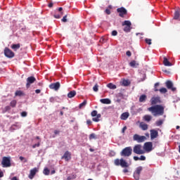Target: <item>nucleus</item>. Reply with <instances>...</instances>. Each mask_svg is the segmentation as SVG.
<instances>
[{"label":"nucleus","instance_id":"nucleus-1","mask_svg":"<svg viewBox=\"0 0 180 180\" xmlns=\"http://www.w3.org/2000/svg\"><path fill=\"white\" fill-rule=\"evenodd\" d=\"M165 108L162 105H155L148 108V112H151L154 116H162Z\"/></svg>","mask_w":180,"mask_h":180},{"label":"nucleus","instance_id":"nucleus-2","mask_svg":"<svg viewBox=\"0 0 180 180\" xmlns=\"http://www.w3.org/2000/svg\"><path fill=\"white\" fill-rule=\"evenodd\" d=\"M114 164L117 167H119V165H120L122 168H129V167H130V165L123 158H121L120 160L115 159L114 160Z\"/></svg>","mask_w":180,"mask_h":180},{"label":"nucleus","instance_id":"nucleus-3","mask_svg":"<svg viewBox=\"0 0 180 180\" xmlns=\"http://www.w3.org/2000/svg\"><path fill=\"white\" fill-rule=\"evenodd\" d=\"M133 153V149L131 147L128 146L122 149V150L120 152L121 157H130L131 154Z\"/></svg>","mask_w":180,"mask_h":180},{"label":"nucleus","instance_id":"nucleus-4","mask_svg":"<svg viewBox=\"0 0 180 180\" xmlns=\"http://www.w3.org/2000/svg\"><path fill=\"white\" fill-rule=\"evenodd\" d=\"M133 152L139 155H141V154H144L146 153V151L143 150V146L140 144H137L134 147Z\"/></svg>","mask_w":180,"mask_h":180},{"label":"nucleus","instance_id":"nucleus-5","mask_svg":"<svg viewBox=\"0 0 180 180\" xmlns=\"http://www.w3.org/2000/svg\"><path fill=\"white\" fill-rule=\"evenodd\" d=\"M122 25V26H125L123 29L124 32L125 33H129L131 30V22L130 20H124Z\"/></svg>","mask_w":180,"mask_h":180},{"label":"nucleus","instance_id":"nucleus-6","mask_svg":"<svg viewBox=\"0 0 180 180\" xmlns=\"http://www.w3.org/2000/svg\"><path fill=\"white\" fill-rule=\"evenodd\" d=\"M1 164L4 168L11 167L12 164L11 163V157H3Z\"/></svg>","mask_w":180,"mask_h":180},{"label":"nucleus","instance_id":"nucleus-7","mask_svg":"<svg viewBox=\"0 0 180 180\" xmlns=\"http://www.w3.org/2000/svg\"><path fill=\"white\" fill-rule=\"evenodd\" d=\"M134 141H137V143H144L147 138L145 136H140L137 134H134L133 136Z\"/></svg>","mask_w":180,"mask_h":180},{"label":"nucleus","instance_id":"nucleus-8","mask_svg":"<svg viewBox=\"0 0 180 180\" xmlns=\"http://www.w3.org/2000/svg\"><path fill=\"white\" fill-rule=\"evenodd\" d=\"M91 115L92 116V117H94L92 119L93 122H99V118L101 117V114H98V111H96V110H93L91 113Z\"/></svg>","mask_w":180,"mask_h":180},{"label":"nucleus","instance_id":"nucleus-9","mask_svg":"<svg viewBox=\"0 0 180 180\" xmlns=\"http://www.w3.org/2000/svg\"><path fill=\"white\" fill-rule=\"evenodd\" d=\"M4 56H6V57L8 58H13V57H15V53H13V51L8 48H5Z\"/></svg>","mask_w":180,"mask_h":180},{"label":"nucleus","instance_id":"nucleus-10","mask_svg":"<svg viewBox=\"0 0 180 180\" xmlns=\"http://www.w3.org/2000/svg\"><path fill=\"white\" fill-rule=\"evenodd\" d=\"M117 12L119 13L120 18H124V15H127V10L124 7L118 8Z\"/></svg>","mask_w":180,"mask_h":180},{"label":"nucleus","instance_id":"nucleus-11","mask_svg":"<svg viewBox=\"0 0 180 180\" xmlns=\"http://www.w3.org/2000/svg\"><path fill=\"white\" fill-rule=\"evenodd\" d=\"M144 150H146L147 153L153 151V142H146L144 143Z\"/></svg>","mask_w":180,"mask_h":180},{"label":"nucleus","instance_id":"nucleus-12","mask_svg":"<svg viewBox=\"0 0 180 180\" xmlns=\"http://www.w3.org/2000/svg\"><path fill=\"white\" fill-rule=\"evenodd\" d=\"M35 81H36V77L33 76L27 77V84H26L27 88H30V85H32V84H34Z\"/></svg>","mask_w":180,"mask_h":180},{"label":"nucleus","instance_id":"nucleus-13","mask_svg":"<svg viewBox=\"0 0 180 180\" xmlns=\"http://www.w3.org/2000/svg\"><path fill=\"white\" fill-rule=\"evenodd\" d=\"M60 86H61V84H60L58 82L56 83H51L49 85L50 89H53V91H58V89H60Z\"/></svg>","mask_w":180,"mask_h":180},{"label":"nucleus","instance_id":"nucleus-14","mask_svg":"<svg viewBox=\"0 0 180 180\" xmlns=\"http://www.w3.org/2000/svg\"><path fill=\"white\" fill-rule=\"evenodd\" d=\"M165 84L167 89H170L173 92H175V91H176V88L174 87V84L172 83V82L168 80L166 82Z\"/></svg>","mask_w":180,"mask_h":180},{"label":"nucleus","instance_id":"nucleus-15","mask_svg":"<svg viewBox=\"0 0 180 180\" xmlns=\"http://www.w3.org/2000/svg\"><path fill=\"white\" fill-rule=\"evenodd\" d=\"M37 172H39V169H37V167L32 169L30 172L28 178H30V179H33V178H34V176L36 175V174H37Z\"/></svg>","mask_w":180,"mask_h":180},{"label":"nucleus","instance_id":"nucleus-16","mask_svg":"<svg viewBox=\"0 0 180 180\" xmlns=\"http://www.w3.org/2000/svg\"><path fill=\"white\" fill-rule=\"evenodd\" d=\"M157 86H160V83L155 84V92H158V91H160V94H167V92H168V90H167V89H165V87H162L158 90V89H157Z\"/></svg>","mask_w":180,"mask_h":180},{"label":"nucleus","instance_id":"nucleus-17","mask_svg":"<svg viewBox=\"0 0 180 180\" xmlns=\"http://www.w3.org/2000/svg\"><path fill=\"white\" fill-rule=\"evenodd\" d=\"M61 160L70 161V160H71V153H70V151L67 150L66 152H65L64 155L61 158Z\"/></svg>","mask_w":180,"mask_h":180},{"label":"nucleus","instance_id":"nucleus-18","mask_svg":"<svg viewBox=\"0 0 180 180\" xmlns=\"http://www.w3.org/2000/svg\"><path fill=\"white\" fill-rule=\"evenodd\" d=\"M151 105H157L158 103H161V98L153 97L150 100Z\"/></svg>","mask_w":180,"mask_h":180},{"label":"nucleus","instance_id":"nucleus-19","mask_svg":"<svg viewBox=\"0 0 180 180\" xmlns=\"http://www.w3.org/2000/svg\"><path fill=\"white\" fill-rule=\"evenodd\" d=\"M158 137V131L155 129L150 130V139L151 140H154V139H157Z\"/></svg>","mask_w":180,"mask_h":180},{"label":"nucleus","instance_id":"nucleus-20","mask_svg":"<svg viewBox=\"0 0 180 180\" xmlns=\"http://www.w3.org/2000/svg\"><path fill=\"white\" fill-rule=\"evenodd\" d=\"M100 102L104 105H110L112 103V101L109 98H101Z\"/></svg>","mask_w":180,"mask_h":180},{"label":"nucleus","instance_id":"nucleus-21","mask_svg":"<svg viewBox=\"0 0 180 180\" xmlns=\"http://www.w3.org/2000/svg\"><path fill=\"white\" fill-rule=\"evenodd\" d=\"M174 19L176 20H180V9H177L174 12Z\"/></svg>","mask_w":180,"mask_h":180},{"label":"nucleus","instance_id":"nucleus-22","mask_svg":"<svg viewBox=\"0 0 180 180\" xmlns=\"http://www.w3.org/2000/svg\"><path fill=\"white\" fill-rule=\"evenodd\" d=\"M163 64L165 65V67H171L172 65V63L168 61V58H167V57H164Z\"/></svg>","mask_w":180,"mask_h":180},{"label":"nucleus","instance_id":"nucleus-23","mask_svg":"<svg viewBox=\"0 0 180 180\" xmlns=\"http://www.w3.org/2000/svg\"><path fill=\"white\" fill-rule=\"evenodd\" d=\"M129 116H130V114H129V112H123L121 115V120H127V118L129 117Z\"/></svg>","mask_w":180,"mask_h":180},{"label":"nucleus","instance_id":"nucleus-24","mask_svg":"<svg viewBox=\"0 0 180 180\" xmlns=\"http://www.w3.org/2000/svg\"><path fill=\"white\" fill-rule=\"evenodd\" d=\"M75 95H77V91H75V90L70 91L68 94V98H74V96H75Z\"/></svg>","mask_w":180,"mask_h":180},{"label":"nucleus","instance_id":"nucleus-25","mask_svg":"<svg viewBox=\"0 0 180 180\" xmlns=\"http://www.w3.org/2000/svg\"><path fill=\"white\" fill-rule=\"evenodd\" d=\"M139 127L143 130H148V125L147 124L143 123V122H141L140 124H139Z\"/></svg>","mask_w":180,"mask_h":180},{"label":"nucleus","instance_id":"nucleus-26","mask_svg":"<svg viewBox=\"0 0 180 180\" xmlns=\"http://www.w3.org/2000/svg\"><path fill=\"white\" fill-rule=\"evenodd\" d=\"M151 119H153V117L150 115H146L143 117V120H145V122H151Z\"/></svg>","mask_w":180,"mask_h":180},{"label":"nucleus","instance_id":"nucleus-27","mask_svg":"<svg viewBox=\"0 0 180 180\" xmlns=\"http://www.w3.org/2000/svg\"><path fill=\"white\" fill-rule=\"evenodd\" d=\"M147 101V96L146 94H143L139 97V102H146Z\"/></svg>","mask_w":180,"mask_h":180},{"label":"nucleus","instance_id":"nucleus-28","mask_svg":"<svg viewBox=\"0 0 180 180\" xmlns=\"http://www.w3.org/2000/svg\"><path fill=\"white\" fill-rule=\"evenodd\" d=\"M11 49L16 51L18 49H20V44H13L11 46Z\"/></svg>","mask_w":180,"mask_h":180},{"label":"nucleus","instance_id":"nucleus-29","mask_svg":"<svg viewBox=\"0 0 180 180\" xmlns=\"http://www.w3.org/2000/svg\"><path fill=\"white\" fill-rule=\"evenodd\" d=\"M108 88L110 89H116L117 86L115 84H113V83H109L107 84Z\"/></svg>","mask_w":180,"mask_h":180},{"label":"nucleus","instance_id":"nucleus-30","mask_svg":"<svg viewBox=\"0 0 180 180\" xmlns=\"http://www.w3.org/2000/svg\"><path fill=\"white\" fill-rule=\"evenodd\" d=\"M122 84L124 86H129V85H130V82L129 80H127V79H124L122 82Z\"/></svg>","mask_w":180,"mask_h":180},{"label":"nucleus","instance_id":"nucleus-31","mask_svg":"<svg viewBox=\"0 0 180 180\" xmlns=\"http://www.w3.org/2000/svg\"><path fill=\"white\" fill-rule=\"evenodd\" d=\"M143 171V167L141 166H139L136 168V169L135 170V173L136 174H138L140 175V174H141V172Z\"/></svg>","mask_w":180,"mask_h":180},{"label":"nucleus","instance_id":"nucleus-32","mask_svg":"<svg viewBox=\"0 0 180 180\" xmlns=\"http://www.w3.org/2000/svg\"><path fill=\"white\" fill-rule=\"evenodd\" d=\"M77 175L75 174H72L70 176H68L67 180L76 179Z\"/></svg>","mask_w":180,"mask_h":180},{"label":"nucleus","instance_id":"nucleus-33","mask_svg":"<svg viewBox=\"0 0 180 180\" xmlns=\"http://www.w3.org/2000/svg\"><path fill=\"white\" fill-rule=\"evenodd\" d=\"M18 103V101H16V100H13L11 103H10V106L11 108H16V104Z\"/></svg>","mask_w":180,"mask_h":180},{"label":"nucleus","instance_id":"nucleus-34","mask_svg":"<svg viewBox=\"0 0 180 180\" xmlns=\"http://www.w3.org/2000/svg\"><path fill=\"white\" fill-rule=\"evenodd\" d=\"M129 65H130V67H132L134 68V67H136V65H139V63H136V60H131L129 63Z\"/></svg>","mask_w":180,"mask_h":180},{"label":"nucleus","instance_id":"nucleus-35","mask_svg":"<svg viewBox=\"0 0 180 180\" xmlns=\"http://www.w3.org/2000/svg\"><path fill=\"white\" fill-rule=\"evenodd\" d=\"M162 123H164V120H159L156 121L155 124H156V126H161V125H162Z\"/></svg>","mask_w":180,"mask_h":180},{"label":"nucleus","instance_id":"nucleus-36","mask_svg":"<svg viewBox=\"0 0 180 180\" xmlns=\"http://www.w3.org/2000/svg\"><path fill=\"white\" fill-rule=\"evenodd\" d=\"M96 139V135L95 134H91L89 135V140Z\"/></svg>","mask_w":180,"mask_h":180},{"label":"nucleus","instance_id":"nucleus-37","mask_svg":"<svg viewBox=\"0 0 180 180\" xmlns=\"http://www.w3.org/2000/svg\"><path fill=\"white\" fill-rule=\"evenodd\" d=\"M86 105V100H84V102L79 104V109H82V108H84Z\"/></svg>","mask_w":180,"mask_h":180},{"label":"nucleus","instance_id":"nucleus-38","mask_svg":"<svg viewBox=\"0 0 180 180\" xmlns=\"http://www.w3.org/2000/svg\"><path fill=\"white\" fill-rule=\"evenodd\" d=\"M134 178L136 180L140 179V174H137L136 172H134Z\"/></svg>","mask_w":180,"mask_h":180},{"label":"nucleus","instance_id":"nucleus-39","mask_svg":"<svg viewBox=\"0 0 180 180\" xmlns=\"http://www.w3.org/2000/svg\"><path fill=\"white\" fill-rule=\"evenodd\" d=\"M99 88V85L98 84H96L93 87V90L94 92H98Z\"/></svg>","mask_w":180,"mask_h":180},{"label":"nucleus","instance_id":"nucleus-40","mask_svg":"<svg viewBox=\"0 0 180 180\" xmlns=\"http://www.w3.org/2000/svg\"><path fill=\"white\" fill-rule=\"evenodd\" d=\"M15 96H22L23 95V92L22 91H17L15 94Z\"/></svg>","mask_w":180,"mask_h":180},{"label":"nucleus","instance_id":"nucleus-41","mask_svg":"<svg viewBox=\"0 0 180 180\" xmlns=\"http://www.w3.org/2000/svg\"><path fill=\"white\" fill-rule=\"evenodd\" d=\"M44 175H50V170L48 168H45L44 169Z\"/></svg>","mask_w":180,"mask_h":180},{"label":"nucleus","instance_id":"nucleus-42","mask_svg":"<svg viewBox=\"0 0 180 180\" xmlns=\"http://www.w3.org/2000/svg\"><path fill=\"white\" fill-rule=\"evenodd\" d=\"M19 160L20 161H22L23 162H27V159H26V158H25L23 156H20Z\"/></svg>","mask_w":180,"mask_h":180},{"label":"nucleus","instance_id":"nucleus-43","mask_svg":"<svg viewBox=\"0 0 180 180\" xmlns=\"http://www.w3.org/2000/svg\"><path fill=\"white\" fill-rule=\"evenodd\" d=\"M145 41H146V44H149V46L152 44L151 39H147V38H146V39H145Z\"/></svg>","mask_w":180,"mask_h":180},{"label":"nucleus","instance_id":"nucleus-44","mask_svg":"<svg viewBox=\"0 0 180 180\" xmlns=\"http://www.w3.org/2000/svg\"><path fill=\"white\" fill-rule=\"evenodd\" d=\"M22 117H26L27 116V112L26 111H23L21 112Z\"/></svg>","mask_w":180,"mask_h":180},{"label":"nucleus","instance_id":"nucleus-45","mask_svg":"<svg viewBox=\"0 0 180 180\" xmlns=\"http://www.w3.org/2000/svg\"><path fill=\"white\" fill-rule=\"evenodd\" d=\"M11 106L7 105V106H6V107L4 108V111H5V112H8V110H11Z\"/></svg>","mask_w":180,"mask_h":180},{"label":"nucleus","instance_id":"nucleus-46","mask_svg":"<svg viewBox=\"0 0 180 180\" xmlns=\"http://www.w3.org/2000/svg\"><path fill=\"white\" fill-rule=\"evenodd\" d=\"M36 147H40V142L32 146V148H36Z\"/></svg>","mask_w":180,"mask_h":180},{"label":"nucleus","instance_id":"nucleus-47","mask_svg":"<svg viewBox=\"0 0 180 180\" xmlns=\"http://www.w3.org/2000/svg\"><path fill=\"white\" fill-rule=\"evenodd\" d=\"M139 160L141 161H146V156L144 155H141V157L139 158Z\"/></svg>","mask_w":180,"mask_h":180},{"label":"nucleus","instance_id":"nucleus-48","mask_svg":"<svg viewBox=\"0 0 180 180\" xmlns=\"http://www.w3.org/2000/svg\"><path fill=\"white\" fill-rule=\"evenodd\" d=\"M126 56H127L128 57H131V52L130 51H127L126 52Z\"/></svg>","mask_w":180,"mask_h":180},{"label":"nucleus","instance_id":"nucleus-49","mask_svg":"<svg viewBox=\"0 0 180 180\" xmlns=\"http://www.w3.org/2000/svg\"><path fill=\"white\" fill-rule=\"evenodd\" d=\"M105 13L107 15H110V10L109 8H106L105 11Z\"/></svg>","mask_w":180,"mask_h":180},{"label":"nucleus","instance_id":"nucleus-50","mask_svg":"<svg viewBox=\"0 0 180 180\" xmlns=\"http://www.w3.org/2000/svg\"><path fill=\"white\" fill-rule=\"evenodd\" d=\"M112 36H117V31L113 30L112 32Z\"/></svg>","mask_w":180,"mask_h":180},{"label":"nucleus","instance_id":"nucleus-51","mask_svg":"<svg viewBox=\"0 0 180 180\" xmlns=\"http://www.w3.org/2000/svg\"><path fill=\"white\" fill-rule=\"evenodd\" d=\"M54 18L56 19H60L61 18V15H60L59 14H55Z\"/></svg>","mask_w":180,"mask_h":180},{"label":"nucleus","instance_id":"nucleus-52","mask_svg":"<svg viewBox=\"0 0 180 180\" xmlns=\"http://www.w3.org/2000/svg\"><path fill=\"white\" fill-rule=\"evenodd\" d=\"M62 22H67V15H65L63 18Z\"/></svg>","mask_w":180,"mask_h":180},{"label":"nucleus","instance_id":"nucleus-53","mask_svg":"<svg viewBox=\"0 0 180 180\" xmlns=\"http://www.w3.org/2000/svg\"><path fill=\"white\" fill-rule=\"evenodd\" d=\"M86 124H89V125L92 124V121H91V120H86Z\"/></svg>","mask_w":180,"mask_h":180},{"label":"nucleus","instance_id":"nucleus-54","mask_svg":"<svg viewBox=\"0 0 180 180\" xmlns=\"http://www.w3.org/2000/svg\"><path fill=\"white\" fill-rule=\"evenodd\" d=\"M126 130H127V127H124L122 129V132L124 133V131H126Z\"/></svg>","mask_w":180,"mask_h":180},{"label":"nucleus","instance_id":"nucleus-55","mask_svg":"<svg viewBox=\"0 0 180 180\" xmlns=\"http://www.w3.org/2000/svg\"><path fill=\"white\" fill-rule=\"evenodd\" d=\"M122 172H124V174H127V172H129V169L125 168L122 170Z\"/></svg>","mask_w":180,"mask_h":180},{"label":"nucleus","instance_id":"nucleus-56","mask_svg":"<svg viewBox=\"0 0 180 180\" xmlns=\"http://www.w3.org/2000/svg\"><path fill=\"white\" fill-rule=\"evenodd\" d=\"M134 161H139V160H140V158H139L137 156H134Z\"/></svg>","mask_w":180,"mask_h":180},{"label":"nucleus","instance_id":"nucleus-57","mask_svg":"<svg viewBox=\"0 0 180 180\" xmlns=\"http://www.w3.org/2000/svg\"><path fill=\"white\" fill-rule=\"evenodd\" d=\"M4 176V172H2L1 169H0V178H2Z\"/></svg>","mask_w":180,"mask_h":180},{"label":"nucleus","instance_id":"nucleus-58","mask_svg":"<svg viewBox=\"0 0 180 180\" xmlns=\"http://www.w3.org/2000/svg\"><path fill=\"white\" fill-rule=\"evenodd\" d=\"M53 3H49L48 6H49V8H53Z\"/></svg>","mask_w":180,"mask_h":180},{"label":"nucleus","instance_id":"nucleus-59","mask_svg":"<svg viewBox=\"0 0 180 180\" xmlns=\"http://www.w3.org/2000/svg\"><path fill=\"white\" fill-rule=\"evenodd\" d=\"M41 92V90H40V89L35 90V93H37V94H40Z\"/></svg>","mask_w":180,"mask_h":180},{"label":"nucleus","instance_id":"nucleus-60","mask_svg":"<svg viewBox=\"0 0 180 180\" xmlns=\"http://www.w3.org/2000/svg\"><path fill=\"white\" fill-rule=\"evenodd\" d=\"M54 134H60V131H58V130H55V131H54Z\"/></svg>","mask_w":180,"mask_h":180},{"label":"nucleus","instance_id":"nucleus-61","mask_svg":"<svg viewBox=\"0 0 180 180\" xmlns=\"http://www.w3.org/2000/svg\"><path fill=\"white\" fill-rule=\"evenodd\" d=\"M58 12H63V8L62 7H60L58 8Z\"/></svg>","mask_w":180,"mask_h":180},{"label":"nucleus","instance_id":"nucleus-62","mask_svg":"<svg viewBox=\"0 0 180 180\" xmlns=\"http://www.w3.org/2000/svg\"><path fill=\"white\" fill-rule=\"evenodd\" d=\"M143 79H141V81H144L146 79V75H143Z\"/></svg>","mask_w":180,"mask_h":180},{"label":"nucleus","instance_id":"nucleus-63","mask_svg":"<svg viewBox=\"0 0 180 180\" xmlns=\"http://www.w3.org/2000/svg\"><path fill=\"white\" fill-rule=\"evenodd\" d=\"M112 5H110V6H108V9H112Z\"/></svg>","mask_w":180,"mask_h":180},{"label":"nucleus","instance_id":"nucleus-64","mask_svg":"<svg viewBox=\"0 0 180 180\" xmlns=\"http://www.w3.org/2000/svg\"><path fill=\"white\" fill-rule=\"evenodd\" d=\"M110 154H111V155H115V152L111 151V152H110Z\"/></svg>","mask_w":180,"mask_h":180}]
</instances>
